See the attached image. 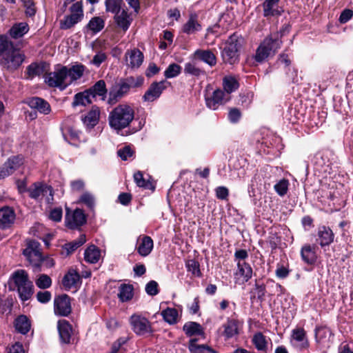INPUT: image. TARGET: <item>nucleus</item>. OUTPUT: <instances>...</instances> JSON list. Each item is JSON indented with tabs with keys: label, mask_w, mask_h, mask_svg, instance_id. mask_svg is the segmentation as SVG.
I'll use <instances>...</instances> for the list:
<instances>
[{
	"label": "nucleus",
	"mask_w": 353,
	"mask_h": 353,
	"mask_svg": "<svg viewBox=\"0 0 353 353\" xmlns=\"http://www.w3.org/2000/svg\"><path fill=\"white\" fill-rule=\"evenodd\" d=\"M290 344L298 351H303L308 348L309 341L306 332L303 327H296L292 330Z\"/></svg>",
	"instance_id": "nucleus-11"
},
{
	"label": "nucleus",
	"mask_w": 353,
	"mask_h": 353,
	"mask_svg": "<svg viewBox=\"0 0 353 353\" xmlns=\"http://www.w3.org/2000/svg\"><path fill=\"white\" fill-rule=\"evenodd\" d=\"M82 19L72 14L64 17L63 19L60 21V28L68 30L80 22Z\"/></svg>",
	"instance_id": "nucleus-51"
},
{
	"label": "nucleus",
	"mask_w": 353,
	"mask_h": 353,
	"mask_svg": "<svg viewBox=\"0 0 353 353\" xmlns=\"http://www.w3.org/2000/svg\"><path fill=\"white\" fill-rule=\"evenodd\" d=\"M71 14L77 16L80 19L83 18V4L81 1H77L70 8Z\"/></svg>",
	"instance_id": "nucleus-59"
},
{
	"label": "nucleus",
	"mask_w": 353,
	"mask_h": 353,
	"mask_svg": "<svg viewBox=\"0 0 353 353\" xmlns=\"http://www.w3.org/2000/svg\"><path fill=\"white\" fill-rule=\"evenodd\" d=\"M114 19L117 26L124 32L128 30L132 21L130 14L125 10L114 13Z\"/></svg>",
	"instance_id": "nucleus-27"
},
{
	"label": "nucleus",
	"mask_w": 353,
	"mask_h": 353,
	"mask_svg": "<svg viewBox=\"0 0 353 353\" xmlns=\"http://www.w3.org/2000/svg\"><path fill=\"white\" fill-rule=\"evenodd\" d=\"M161 315L168 323L175 324L179 316L178 311L175 308L168 307L161 312Z\"/></svg>",
	"instance_id": "nucleus-50"
},
{
	"label": "nucleus",
	"mask_w": 353,
	"mask_h": 353,
	"mask_svg": "<svg viewBox=\"0 0 353 353\" xmlns=\"http://www.w3.org/2000/svg\"><path fill=\"white\" fill-rule=\"evenodd\" d=\"M230 99V96L225 94V92L217 89L214 90L212 95L205 97L206 105L211 110H216L221 105L225 104Z\"/></svg>",
	"instance_id": "nucleus-13"
},
{
	"label": "nucleus",
	"mask_w": 353,
	"mask_h": 353,
	"mask_svg": "<svg viewBox=\"0 0 353 353\" xmlns=\"http://www.w3.org/2000/svg\"><path fill=\"white\" fill-rule=\"evenodd\" d=\"M10 290L17 291L21 301L29 300L34 293V285L28 272L22 269L14 271L8 281Z\"/></svg>",
	"instance_id": "nucleus-2"
},
{
	"label": "nucleus",
	"mask_w": 353,
	"mask_h": 353,
	"mask_svg": "<svg viewBox=\"0 0 353 353\" xmlns=\"http://www.w3.org/2000/svg\"><path fill=\"white\" fill-rule=\"evenodd\" d=\"M169 84L165 80L159 82H153L143 96L144 101L152 102L160 97L163 91L166 89V84Z\"/></svg>",
	"instance_id": "nucleus-14"
},
{
	"label": "nucleus",
	"mask_w": 353,
	"mask_h": 353,
	"mask_svg": "<svg viewBox=\"0 0 353 353\" xmlns=\"http://www.w3.org/2000/svg\"><path fill=\"white\" fill-rule=\"evenodd\" d=\"M52 284V280L46 274H41L36 281V285L41 289H46L50 287Z\"/></svg>",
	"instance_id": "nucleus-56"
},
{
	"label": "nucleus",
	"mask_w": 353,
	"mask_h": 353,
	"mask_svg": "<svg viewBox=\"0 0 353 353\" xmlns=\"http://www.w3.org/2000/svg\"><path fill=\"white\" fill-rule=\"evenodd\" d=\"M280 0H265L263 3V15L265 17L279 15L281 12L278 9Z\"/></svg>",
	"instance_id": "nucleus-35"
},
{
	"label": "nucleus",
	"mask_w": 353,
	"mask_h": 353,
	"mask_svg": "<svg viewBox=\"0 0 353 353\" xmlns=\"http://www.w3.org/2000/svg\"><path fill=\"white\" fill-rule=\"evenodd\" d=\"M45 70V63H32L26 68V78L32 79L35 77L41 75Z\"/></svg>",
	"instance_id": "nucleus-33"
},
{
	"label": "nucleus",
	"mask_w": 353,
	"mask_h": 353,
	"mask_svg": "<svg viewBox=\"0 0 353 353\" xmlns=\"http://www.w3.org/2000/svg\"><path fill=\"white\" fill-rule=\"evenodd\" d=\"M202 30V26L198 21L196 13H191L188 21L182 27V32L187 34H193Z\"/></svg>",
	"instance_id": "nucleus-21"
},
{
	"label": "nucleus",
	"mask_w": 353,
	"mask_h": 353,
	"mask_svg": "<svg viewBox=\"0 0 353 353\" xmlns=\"http://www.w3.org/2000/svg\"><path fill=\"white\" fill-rule=\"evenodd\" d=\"M282 32H276L266 37L259 46L254 56L257 63H262L268 57L273 56L280 48L282 41Z\"/></svg>",
	"instance_id": "nucleus-5"
},
{
	"label": "nucleus",
	"mask_w": 353,
	"mask_h": 353,
	"mask_svg": "<svg viewBox=\"0 0 353 353\" xmlns=\"http://www.w3.org/2000/svg\"><path fill=\"white\" fill-rule=\"evenodd\" d=\"M29 196L35 200L46 196L48 202L53 199L52 189L50 186L40 183H34L29 189Z\"/></svg>",
	"instance_id": "nucleus-12"
},
{
	"label": "nucleus",
	"mask_w": 353,
	"mask_h": 353,
	"mask_svg": "<svg viewBox=\"0 0 353 353\" xmlns=\"http://www.w3.org/2000/svg\"><path fill=\"white\" fill-rule=\"evenodd\" d=\"M134 119V110L128 104H119L108 115L110 127L117 133L128 128Z\"/></svg>",
	"instance_id": "nucleus-3"
},
{
	"label": "nucleus",
	"mask_w": 353,
	"mask_h": 353,
	"mask_svg": "<svg viewBox=\"0 0 353 353\" xmlns=\"http://www.w3.org/2000/svg\"><path fill=\"white\" fill-rule=\"evenodd\" d=\"M185 267L187 271L190 272L194 276L201 277V272L200 270V265L198 261L190 259L186 261Z\"/></svg>",
	"instance_id": "nucleus-53"
},
{
	"label": "nucleus",
	"mask_w": 353,
	"mask_h": 353,
	"mask_svg": "<svg viewBox=\"0 0 353 353\" xmlns=\"http://www.w3.org/2000/svg\"><path fill=\"white\" fill-rule=\"evenodd\" d=\"M30 322L25 315L19 316L14 321V327L16 330L22 334H27L30 329Z\"/></svg>",
	"instance_id": "nucleus-40"
},
{
	"label": "nucleus",
	"mask_w": 353,
	"mask_h": 353,
	"mask_svg": "<svg viewBox=\"0 0 353 353\" xmlns=\"http://www.w3.org/2000/svg\"><path fill=\"white\" fill-rule=\"evenodd\" d=\"M23 6L26 8V15L28 17H33L36 13V8L32 0H21Z\"/></svg>",
	"instance_id": "nucleus-58"
},
{
	"label": "nucleus",
	"mask_w": 353,
	"mask_h": 353,
	"mask_svg": "<svg viewBox=\"0 0 353 353\" xmlns=\"http://www.w3.org/2000/svg\"><path fill=\"white\" fill-rule=\"evenodd\" d=\"M65 66L57 68L54 72H50L45 76V82L50 87L58 88L61 90H65L70 82L66 77Z\"/></svg>",
	"instance_id": "nucleus-8"
},
{
	"label": "nucleus",
	"mask_w": 353,
	"mask_h": 353,
	"mask_svg": "<svg viewBox=\"0 0 353 353\" xmlns=\"http://www.w3.org/2000/svg\"><path fill=\"white\" fill-rule=\"evenodd\" d=\"M289 185V181L288 179H283L279 181L274 185V189L279 196H283L288 192Z\"/></svg>",
	"instance_id": "nucleus-55"
},
{
	"label": "nucleus",
	"mask_w": 353,
	"mask_h": 353,
	"mask_svg": "<svg viewBox=\"0 0 353 353\" xmlns=\"http://www.w3.org/2000/svg\"><path fill=\"white\" fill-rule=\"evenodd\" d=\"M223 334L226 339H230L239 334V325L237 321L234 319H229L227 323L223 325Z\"/></svg>",
	"instance_id": "nucleus-43"
},
{
	"label": "nucleus",
	"mask_w": 353,
	"mask_h": 353,
	"mask_svg": "<svg viewBox=\"0 0 353 353\" xmlns=\"http://www.w3.org/2000/svg\"><path fill=\"white\" fill-rule=\"evenodd\" d=\"M65 224L70 229H75L83 225L86 222V217L83 211L76 209L72 214L66 209Z\"/></svg>",
	"instance_id": "nucleus-17"
},
{
	"label": "nucleus",
	"mask_w": 353,
	"mask_h": 353,
	"mask_svg": "<svg viewBox=\"0 0 353 353\" xmlns=\"http://www.w3.org/2000/svg\"><path fill=\"white\" fill-rule=\"evenodd\" d=\"M92 94L88 90L77 93L74 97L72 106L76 107L78 105L85 106L92 103Z\"/></svg>",
	"instance_id": "nucleus-41"
},
{
	"label": "nucleus",
	"mask_w": 353,
	"mask_h": 353,
	"mask_svg": "<svg viewBox=\"0 0 353 353\" xmlns=\"http://www.w3.org/2000/svg\"><path fill=\"white\" fill-rule=\"evenodd\" d=\"M154 246L153 241L150 236H139L137 239V250L142 256H147L150 254Z\"/></svg>",
	"instance_id": "nucleus-24"
},
{
	"label": "nucleus",
	"mask_w": 353,
	"mask_h": 353,
	"mask_svg": "<svg viewBox=\"0 0 353 353\" xmlns=\"http://www.w3.org/2000/svg\"><path fill=\"white\" fill-rule=\"evenodd\" d=\"M101 256L99 249L94 245L89 246L84 252L85 260L90 263H96Z\"/></svg>",
	"instance_id": "nucleus-42"
},
{
	"label": "nucleus",
	"mask_w": 353,
	"mask_h": 353,
	"mask_svg": "<svg viewBox=\"0 0 353 353\" xmlns=\"http://www.w3.org/2000/svg\"><path fill=\"white\" fill-rule=\"evenodd\" d=\"M183 331L188 336H199L203 337L204 332L201 325L196 322H188L183 327Z\"/></svg>",
	"instance_id": "nucleus-38"
},
{
	"label": "nucleus",
	"mask_w": 353,
	"mask_h": 353,
	"mask_svg": "<svg viewBox=\"0 0 353 353\" xmlns=\"http://www.w3.org/2000/svg\"><path fill=\"white\" fill-rule=\"evenodd\" d=\"M134 180L139 187L149 188L151 185L150 181L145 180L143 176V173L141 171H138L134 174Z\"/></svg>",
	"instance_id": "nucleus-57"
},
{
	"label": "nucleus",
	"mask_w": 353,
	"mask_h": 353,
	"mask_svg": "<svg viewBox=\"0 0 353 353\" xmlns=\"http://www.w3.org/2000/svg\"><path fill=\"white\" fill-rule=\"evenodd\" d=\"M23 163V158L21 156H13L0 168V179H4L12 174Z\"/></svg>",
	"instance_id": "nucleus-16"
},
{
	"label": "nucleus",
	"mask_w": 353,
	"mask_h": 353,
	"mask_svg": "<svg viewBox=\"0 0 353 353\" xmlns=\"http://www.w3.org/2000/svg\"><path fill=\"white\" fill-rule=\"evenodd\" d=\"M80 201L83 203L90 209H92L94 206V199L93 196L88 192H85L81 195Z\"/></svg>",
	"instance_id": "nucleus-61"
},
{
	"label": "nucleus",
	"mask_w": 353,
	"mask_h": 353,
	"mask_svg": "<svg viewBox=\"0 0 353 353\" xmlns=\"http://www.w3.org/2000/svg\"><path fill=\"white\" fill-rule=\"evenodd\" d=\"M237 269L234 273L235 283L239 285L248 282L252 276V268L245 261L236 263Z\"/></svg>",
	"instance_id": "nucleus-15"
},
{
	"label": "nucleus",
	"mask_w": 353,
	"mask_h": 353,
	"mask_svg": "<svg viewBox=\"0 0 353 353\" xmlns=\"http://www.w3.org/2000/svg\"><path fill=\"white\" fill-rule=\"evenodd\" d=\"M28 30V24L26 22H21L13 25L9 30V33L12 38L17 39L22 37Z\"/></svg>",
	"instance_id": "nucleus-39"
},
{
	"label": "nucleus",
	"mask_w": 353,
	"mask_h": 353,
	"mask_svg": "<svg viewBox=\"0 0 353 353\" xmlns=\"http://www.w3.org/2000/svg\"><path fill=\"white\" fill-rule=\"evenodd\" d=\"M223 91L225 92V94H228L230 96L231 93L236 91L239 88V83L238 80L234 77L230 75L225 76L223 79Z\"/></svg>",
	"instance_id": "nucleus-37"
},
{
	"label": "nucleus",
	"mask_w": 353,
	"mask_h": 353,
	"mask_svg": "<svg viewBox=\"0 0 353 353\" xmlns=\"http://www.w3.org/2000/svg\"><path fill=\"white\" fill-rule=\"evenodd\" d=\"M143 59V54L137 48L128 50L125 54V64L131 69L139 68L141 65Z\"/></svg>",
	"instance_id": "nucleus-18"
},
{
	"label": "nucleus",
	"mask_w": 353,
	"mask_h": 353,
	"mask_svg": "<svg viewBox=\"0 0 353 353\" xmlns=\"http://www.w3.org/2000/svg\"><path fill=\"white\" fill-rule=\"evenodd\" d=\"M181 70L182 68L179 65L172 63L164 71V76L166 79H172L179 76Z\"/></svg>",
	"instance_id": "nucleus-52"
},
{
	"label": "nucleus",
	"mask_w": 353,
	"mask_h": 353,
	"mask_svg": "<svg viewBox=\"0 0 353 353\" xmlns=\"http://www.w3.org/2000/svg\"><path fill=\"white\" fill-rule=\"evenodd\" d=\"M15 213L10 207H3L0 209V228H10L15 220Z\"/></svg>",
	"instance_id": "nucleus-22"
},
{
	"label": "nucleus",
	"mask_w": 353,
	"mask_h": 353,
	"mask_svg": "<svg viewBox=\"0 0 353 353\" xmlns=\"http://www.w3.org/2000/svg\"><path fill=\"white\" fill-rule=\"evenodd\" d=\"M142 77H128L121 79L112 86L109 92L108 103L114 104L127 95L131 88L140 87L143 83Z\"/></svg>",
	"instance_id": "nucleus-4"
},
{
	"label": "nucleus",
	"mask_w": 353,
	"mask_h": 353,
	"mask_svg": "<svg viewBox=\"0 0 353 353\" xmlns=\"http://www.w3.org/2000/svg\"><path fill=\"white\" fill-rule=\"evenodd\" d=\"M123 0H105V10L108 12L116 13L121 10Z\"/></svg>",
	"instance_id": "nucleus-54"
},
{
	"label": "nucleus",
	"mask_w": 353,
	"mask_h": 353,
	"mask_svg": "<svg viewBox=\"0 0 353 353\" xmlns=\"http://www.w3.org/2000/svg\"><path fill=\"white\" fill-rule=\"evenodd\" d=\"M252 342L259 351L265 352L268 348L266 337L260 332L254 334Z\"/></svg>",
	"instance_id": "nucleus-45"
},
{
	"label": "nucleus",
	"mask_w": 353,
	"mask_h": 353,
	"mask_svg": "<svg viewBox=\"0 0 353 353\" xmlns=\"http://www.w3.org/2000/svg\"><path fill=\"white\" fill-rule=\"evenodd\" d=\"M185 74H190L196 77L205 75V71L200 68L197 64L192 62H188L184 65Z\"/></svg>",
	"instance_id": "nucleus-48"
},
{
	"label": "nucleus",
	"mask_w": 353,
	"mask_h": 353,
	"mask_svg": "<svg viewBox=\"0 0 353 353\" xmlns=\"http://www.w3.org/2000/svg\"><path fill=\"white\" fill-rule=\"evenodd\" d=\"M280 138L267 133L261 139L257 138V148L265 154H275L279 150Z\"/></svg>",
	"instance_id": "nucleus-9"
},
{
	"label": "nucleus",
	"mask_w": 353,
	"mask_h": 353,
	"mask_svg": "<svg viewBox=\"0 0 353 353\" xmlns=\"http://www.w3.org/2000/svg\"><path fill=\"white\" fill-rule=\"evenodd\" d=\"M194 56L210 67L214 66L216 64V56L210 50H196L194 52Z\"/></svg>",
	"instance_id": "nucleus-34"
},
{
	"label": "nucleus",
	"mask_w": 353,
	"mask_h": 353,
	"mask_svg": "<svg viewBox=\"0 0 353 353\" xmlns=\"http://www.w3.org/2000/svg\"><path fill=\"white\" fill-rule=\"evenodd\" d=\"M100 110L97 106H92V109L82 119L83 123L88 128H94L99 121Z\"/></svg>",
	"instance_id": "nucleus-32"
},
{
	"label": "nucleus",
	"mask_w": 353,
	"mask_h": 353,
	"mask_svg": "<svg viewBox=\"0 0 353 353\" xmlns=\"http://www.w3.org/2000/svg\"><path fill=\"white\" fill-rule=\"evenodd\" d=\"M80 282V276L78 272L74 270H70L63 276L62 284L65 290H70L72 288H77Z\"/></svg>",
	"instance_id": "nucleus-25"
},
{
	"label": "nucleus",
	"mask_w": 353,
	"mask_h": 353,
	"mask_svg": "<svg viewBox=\"0 0 353 353\" xmlns=\"http://www.w3.org/2000/svg\"><path fill=\"white\" fill-rule=\"evenodd\" d=\"M132 330L138 336H145L153 333L151 322L141 313H134L129 319Z\"/></svg>",
	"instance_id": "nucleus-7"
},
{
	"label": "nucleus",
	"mask_w": 353,
	"mask_h": 353,
	"mask_svg": "<svg viewBox=\"0 0 353 353\" xmlns=\"http://www.w3.org/2000/svg\"><path fill=\"white\" fill-rule=\"evenodd\" d=\"M86 241L85 234H81L79 237L70 243H67L62 246L61 254L68 256L75 251L78 248L83 245Z\"/></svg>",
	"instance_id": "nucleus-31"
},
{
	"label": "nucleus",
	"mask_w": 353,
	"mask_h": 353,
	"mask_svg": "<svg viewBox=\"0 0 353 353\" xmlns=\"http://www.w3.org/2000/svg\"><path fill=\"white\" fill-rule=\"evenodd\" d=\"M302 260L307 265H314L317 260L315 246L309 244L304 245L301 249Z\"/></svg>",
	"instance_id": "nucleus-28"
},
{
	"label": "nucleus",
	"mask_w": 353,
	"mask_h": 353,
	"mask_svg": "<svg viewBox=\"0 0 353 353\" xmlns=\"http://www.w3.org/2000/svg\"><path fill=\"white\" fill-rule=\"evenodd\" d=\"M334 238V234L329 227L323 225L319 228L316 241L321 248L330 245Z\"/></svg>",
	"instance_id": "nucleus-23"
},
{
	"label": "nucleus",
	"mask_w": 353,
	"mask_h": 353,
	"mask_svg": "<svg viewBox=\"0 0 353 353\" xmlns=\"http://www.w3.org/2000/svg\"><path fill=\"white\" fill-rule=\"evenodd\" d=\"M127 339L125 337H120L115 341L111 347V350L109 353H118L122 345L125 344Z\"/></svg>",
	"instance_id": "nucleus-64"
},
{
	"label": "nucleus",
	"mask_w": 353,
	"mask_h": 353,
	"mask_svg": "<svg viewBox=\"0 0 353 353\" xmlns=\"http://www.w3.org/2000/svg\"><path fill=\"white\" fill-rule=\"evenodd\" d=\"M145 292L150 296L157 295L159 293L158 283L155 281H150L145 285Z\"/></svg>",
	"instance_id": "nucleus-63"
},
{
	"label": "nucleus",
	"mask_w": 353,
	"mask_h": 353,
	"mask_svg": "<svg viewBox=\"0 0 353 353\" xmlns=\"http://www.w3.org/2000/svg\"><path fill=\"white\" fill-rule=\"evenodd\" d=\"M31 108L37 110L39 112L48 114L50 112V105L44 99L39 97H32L28 102Z\"/></svg>",
	"instance_id": "nucleus-30"
},
{
	"label": "nucleus",
	"mask_w": 353,
	"mask_h": 353,
	"mask_svg": "<svg viewBox=\"0 0 353 353\" xmlns=\"http://www.w3.org/2000/svg\"><path fill=\"white\" fill-rule=\"evenodd\" d=\"M88 90L90 92L92 98L95 97L97 95L104 97L107 93L105 83L103 80H99Z\"/></svg>",
	"instance_id": "nucleus-49"
},
{
	"label": "nucleus",
	"mask_w": 353,
	"mask_h": 353,
	"mask_svg": "<svg viewBox=\"0 0 353 353\" xmlns=\"http://www.w3.org/2000/svg\"><path fill=\"white\" fill-rule=\"evenodd\" d=\"M106 59V54L103 52L99 51L93 57V59L90 61V63L99 68Z\"/></svg>",
	"instance_id": "nucleus-60"
},
{
	"label": "nucleus",
	"mask_w": 353,
	"mask_h": 353,
	"mask_svg": "<svg viewBox=\"0 0 353 353\" xmlns=\"http://www.w3.org/2000/svg\"><path fill=\"white\" fill-rule=\"evenodd\" d=\"M105 26V21L100 17H94L92 18L87 24L85 28L91 31L93 34L100 32Z\"/></svg>",
	"instance_id": "nucleus-47"
},
{
	"label": "nucleus",
	"mask_w": 353,
	"mask_h": 353,
	"mask_svg": "<svg viewBox=\"0 0 353 353\" xmlns=\"http://www.w3.org/2000/svg\"><path fill=\"white\" fill-rule=\"evenodd\" d=\"M0 65L10 72L19 68L26 59L24 53L3 35H0Z\"/></svg>",
	"instance_id": "nucleus-1"
},
{
	"label": "nucleus",
	"mask_w": 353,
	"mask_h": 353,
	"mask_svg": "<svg viewBox=\"0 0 353 353\" xmlns=\"http://www.w3.org/2000/svg\"><path fill=\"white\" fill-rule=\"evenodd\" d=\"M61 130L63 139L69 143L75 145L79 140L80 132L73 126L63 124L61 127Z\"/></svg>",
	"instance_id": "nucleus-26"
},
{
	"label": "nucleus",
	"mask_w": 353,
	"mask_h": 353,
	"mask_svg": "<svg viewBox=\"0 0 353 353\" xmlns=\"http://www.w3.org/2000/svg\"><path fill=\"white\" fill-rule=\"evenodd\" d=\"M243 43V39L234 33L232 34L221 52V56L225 63L234 64L239 61V51Z\"/></svg>",
	"instance_id": "nucleus-6"
},
{
	"label": "nucleus",
	"mask_w": 353,
	"mask_h": 353,
	"mask_svg": "<svg viewBox=\"0 0 353 353\" xmlns=\"http://www.w3.org/2000/svg\"><path fill=\"white\" fill-rule=\"evenodd\" d=\"M189 350L193 353H216V352L205 345H198L196 339H191L189 343Z\"/></svg>",
	"instance_id": "nucleus-46"
},
{
	"label": "nucleus",
	"mask_w": 353,
	"mask_h": 353,
	"mask_svg": "<svg viewBox=\"0 0 353 353\" xmlns=\"http://www.w3.org/2000/svg\"><path fill=\"white\" fill-rule=\"evenodd\" d=\"M278 63L283 65L285 69H286L285 73L289 80L294 81V78L296 76V71L294 68H291V61L289 58L288 54H281L278 59Z\"/></svg>",
	"instance_id": "nucleus-36"
},
{
	"label": "nucleus",
	"mask_w": 353,
	"mask_h": 353,
	"mask_svg": "<svg viewBox=\"0 0 353 353\" xmlns=\"http://www.w3.org/2000/svg\"><path fill=\"white\" fill-rule=\"evenodd\" d=\"M66 77L70 85L80 79L84 74L87 68L82 63L76 62L70 67L65 66Z\"/></svg>",
	"instance_id": "nucleus-20"
},
{
	"label": "nucleus",
	"mask_w": 353,
	"mask_h": 353,
	"mask_svg": "<svg viewBox=\"0 0 353 353\" xmlns=\"http://www.w3.org/2000/svg\"><path fill=\"white\" fill-rule=\"evenodd\" d=\"M23 255L32 265L39 268L42 262V255L40 252V244L35 240L27 242V246L23 250Z\"/></svg>",
	"instance_id": "nucleus-10"
},
{
	"label": "nucleus",
	"mask_w": 353,
	"mask_h": 353,
	"mask_svg": "<svg viewBox=\"0 0 353 353\" xmlns=\"http://www.w3.org/2000/svg\"><path fill=\"white\" fill-rule=\"evenodd\" d=\"M71 312L70 297L67 294H62L54 299V313L59 316H68Z\"/></svg>",
	"instance_id": "nucleus-19"
},
{
	"label": "nucleus",
	"mask_w": 353,
	"mask_h": 353,
	"mask_svg": "<svg viewBox=\"0 0 353 353\" xmlns=\"http://www.w3.org/2000/svg\"><path fill=\"white\" fill-rule=\"evenodd\" d=\"M118 297L121 302L130 301L133 297V287L128 284H121L119 288Z\"/></svg>",
	"instance_id": "nucleus-44"
},
{
	"label": "nucleus",
	"mask_w": 353,
	"mask_h": 353,
	"mask_svg": "<svg viewBox=\"0 0 353 353\" xmlns=\"http://www.w3.org/2000/svg\"><path fill=\"white\" fill-rule=\"evenodd\" d=\"M58 331L61 341L63 343H70L72 329L71 325L66 320L58 321Z\"/></svg>",
	"instance_id": "nucleus-29"
},
{
	"label": "nucleus",
	"mask_w": 353,
	"mask_h": 353,
	"mask_svg": "<svg viewBox=\"0 0 353 353\" xmlns=\"http://www.w3.org/2000/svg\"><path fill=\"white\" fill-rule=\"evenodd\" d=\"M133 150L130 146H125L117 151L118 156L123 161L128 160V159L133 155Z\"/></svg>",
	"instance_id": "nucleus-62"
}]
</instances>
